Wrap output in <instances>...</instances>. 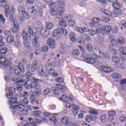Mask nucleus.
<instances>
[{"label":"nucleus","instance_id":"obj_1","mask_svg":"<svg viewBox=\"0 0 126 126\" xmlns=\"http://www.w3.org/2000/svg\"><path fill=\"white\" fill-rule=\"evenodd\" d=\"M0 7L5 8V16L9 17L10 21L13 23L14 29L12 30L13 33H17L19 31L18 22L17 20L14 19V13H15V9L13 7L6 4L5 0H0Z\"/></svg>","mask_w":126,"mask_h":126},{"label":"nucleus","instance_id":"obj_2","mask_svg":"<svg viewBox=\"0 0 126 126\" xmlns=\"http://www.w3.org/2000/svg\"><path fill=\"white\" fill-rule=\"evenodd\" d=\"M0 64H2L8 70L11 71L14 70V71L17 75H18L20 72H24V67L22 63H20L18 66L14 67V65L10 63V61L8 59L5 57L0 58Z\"/></svg>","mask_w":126,"mask_h":126},{"label":"nucleus","instance_id":"obj_3","mask_svg":"<svg viewBox=\"0 0 126 126\" xmlns=\"http://www.w3.org/2000/svg\"><path fill=\"white\" fill-rule=\"evenodd\" d=\"M82 57L84 58L86 63L92 64L95 63L96 62V60H99V59H101V58H104V59H107V60L110 59V56H109L107 53H103V52L98 56L94 52L90 53L88 56L86 53H83Z\"/></svg>","mask_w":126,"mask_h":126},{"label":"nucleus","instance_id":"obj_4","mask_svg":"<svg viewBox=\"0 0 126 126\" xmlns=\"http://www.w3.org/2000/svg\"><path fill=\"white\" fill-rule=\"evenodd\" d=\"M61 4V2H53L49 3V6L51 8H53L50 11V14L54 16L56 15V18L58 19H61L63 17V12H64V9L63 7H59Z\"/></svg>","mask_w":126,"mask_h":126},{"label":"nucleus","instance_id":"obj_5","mask_svg":"<svg viewBox=\"0 0 126 126\" xmlns=\"http://www.w3.org/2000/svg\"><path fill=\"white\" fill-rule=\"evenodd\" d=\"M32 83L26 87V89H34L35 91L34 94L36 96H40L41 94H42L41 86L39 84H36V83H41V80L33 78L32 79Z\"/></svg>","mask_w":126,"mask_h":126},{"label":"nucleus","instance_id":"obj_6","mask_svg":"<svg viewBox=\"0 0 126 126\" xmlns=\"http://www.w3.org/2000/svg\"><path fill=\"white\" fill-rule=\"evenodd\" d=\"M45 26L48 30H46V29H42L40 30V34L41 36L48 37V36L50 35V31H49V30H52V29H53L54 24L52 23L47 22L46 23Z\"/></svg>","mask_w":126,"mask_h":126},{"label":"nucleus","instance_id":"obj_7","mask_svg":"<svg viewBox=\"0 0 126 126\" xmlns=\"http://www.w3.org/2000/svg\"><path fill=\"white\" fill-rule=\"evenodd\" d=\"M28 12L31 14L38 15L39 16H43V10L39 8L37 6L31 7L28 9Z\"/></svg>","mask_w":126,"mask_h":126},{"label":"nucleus","instance_id":"obj_8","mask_svg":"<svg viewBox=\"0 0 126 126\" xmlns=\"http://www.w3.org/2000/svg\"><path fill=\"white\" fill-rule=\"evenodd\" d=\"M10 102L11 103V107L14 109L18 110L19 112H23L24 111V106L23 105L20 104L17 101H14L12 102V100H10Z\"/></svg>","mask_w":126,"mask_h":126},{"label":"nucleus","instance_id":"obj_9","mask_svg":"<svg viewBox=\"0 0 126 126\" xmlns=\"http://www.w3.org/2000/svg\"><path fill=\"white\" fill-rule=\"evenodd\" d=\"M65 107L68 109L72 108V112L74 116H77L78 114V111H77V110H78V106H76V105L71 104L69 102H66L65 103Z\"/></svg>","mask_w":126,"mask_h":126},{"label":"nucleus","instance_id":"obj_10","mask_svg":"<svg viewBox=\"0 0 126 126\" xmlns=\"http://www.w3.org/2000/svg\"><path fill=\"white\" fill-rule=\"evenodd\" d=\"M26 76L27 77V79L26 80H23L21 79L19 80L17 82L18 83H22L23 86H25L26 85H27L28 84V82L30 81L29 78L31 77H32V73H31V72L29 71L26 73Z\"/></svg>","mask_w":126,"mask_h":126},{"label":"nucleus","instance_id":"obj_11","mask_svg":"<svg viewBox=\"0 0 126 126\" xmlns=\"http://www.w3.org/2000/svg\"><path fill=\"white\" fill-rule=\"evenodd\" d=\"M47 44L48 47L51 49H55L57 47V43H56V40L53 38H49L47 40Z\"/></svg>","mask_w":126,"mask_h":126},{"label":"nucleus","instance_id":"obj_12","mask_svg":"<svg viewBox=\"0 0 126 126\" xmlns=\"http://www.w3.org/2000/svg\"><path fill=\"white\" fill-rule=\"evenodd\" d=\"M112 6L114 8L113 11L115 13H117V12L118 11V14H121L122 13V10H121V7H122V5L121 4L116 1L115 3H113Z\"/></svg>","mask_w":126,"mask_h":126},{"label":"nucleus","instance_id":"obj_13","mask_svg":"<svg viewBox=\"0 0 126 126\" xmlns=\"http://www.w3.org/2000/svg\"><path fill=\"white\" fill-rule=\"evenodd\" d=\"M64 126H70L72 125V119L68 117H63L61 119Z\"/></svg>","mask_w":126,"mask_h":126},{"label":"nucleus","instance_id":"obj_14","mask_svg":"<svg viewBox=\"0 0 126 126\" xmlns=\"http://www.w3.org/2000/svg\"><path fill=\"white\" fill-rule=\"evenodd\" d=\"M93 22H91L89 25L91 27H98L100 22V19L98 18H94L92 20Z\"/></svg>","mask_w":126,"mask_h":126},{"label":"nucleus","instance_id":"obj_15","mask_svg":"<svg viewBox=\"0 0 126 126\" xmlns=\"http://www.w3.org/2000/svg\"><path fill=\"white\" fill-rule=\"evenodd\" d=\"M44 66H43L42 65H39L38 66L37 70L39 75H40V76H44V75L45 77H48V75H45V72H44Z\"/></svg>","mask_w":126,"mask_h":126},{"label":"nucleus","instance_id":"obj_16","mask_svg":"<svg viewBox=\"0 0 126 126\" xmlns=\"http://www.w3.org/2000/svg\"><path fill=\"white\" fill-rule=\"evenodd\" d=\"M18 11L19 12V13H22L23 15L26 19V18H27L28 17V14H26V12H25V9H24V8L23 6L21 5H19L18 6Z\"/></svg>","mask_w":126,"mask_h":126},{"label":"nucleus","instance_id":"obj_17","mask_svg":"<svg viewBox=\"0 0 126 126\" xmlns=\"http://www.w3.org/2000/svg\"><path fill=\"white\" fill-rule=\"evenodd\" d=\"M102 30L104 34H106V35H109V34L111 33L112 27L109 25L102 26Z\"/></svg>","mask_w":126,"mask_h":126},{"label":"nucleus","instance_id":"obj_18","mask_svg":"<svg viewBox=\"0 0 126 126\" xmlns=\"http://www.w3.org/2000/svg\"><path fill=\"white\" fill-rule=\"evenodd\" d=\"M62 32H63L62 30L57 29L53 31L51 33V35L52 37H57V35H60V34H62Z\"/></svg>","mask_w":126,"mask_h":126},{"label":"nucleus","instance_id":"obj_19","mask_svg":"<svg viewBox=\"0 0 126 126\" xmlns=\"http://www.w3.org/2000/svg\"><path fill=\"white\" fill-rule=\"evenodd\" d=\"M13 93H10L9 92V93L7 94V97L8 98H9V104L10 105V106H11V102H10V100H12V103H13V102H16V98H14L13 97H12V94Z\"/></svg>","mask_w":126,"mask_h":126},{"label":"nucleus","instance_id":"obj_20","mask_svg":"<svg viewBox=\"0 0 126 126\" xmlns=\"http://www.w3.org/2000/svg\"><path fill=\"white\" fill-rule=\"evenodd\" d=\"M101 71H103V72H106L109 73L110 72H112L113 68L106 66H102L101 67Z\"/></svg>","mask_w":126,"mask_h":126},{"label":"nucleus","instance_id":"obj_21","mask_svg":"<svg viewBox=\"0 0 126 126\" xmlns=\"http://www.w3.org/2000/svg\"><path fill=\"white\" fill-rule=\"evenodd\" d=\"M27 68L29 70L31 69L32 71V72H34V71H35L36 69L37 68V63H35L32 65H28Z\"/></svg>","mask_w":126,"mask_h":126},{"label":"nucleus","instance_id":"obj_22","mask_svg":"<svg viewBox=\"0 0 126 126\" xmlns=\"http://www.w3.org/2000/svg\"><path fill=\"white\" fill-rule=\"evenodd\" d=\"M100 11L108 16H112L113 15V13L111 12V11L106 10L105 8H101Z\"/></svg>","mask_w":126,"mask_h":126},{"label":"nucleus","instance_id":"obj_23","mask_svg":"<svg viewBox=\"0 0 126 126\" xmlns=\"http://www.w3.org/2000/svg\"><path fill=\"white\" fill-rule=\"evenodd\" d=\"M69 37L71 42L73 43H75V42H76V37H75L74 33L71 32L69 35Z\"/></svg>","mask_w":126,"mask_h":126},{"label":"nucleus","instance_id":"obj_24","mask_svg":"<svg viewBox=\"0 0 126 126\" xmlns=\"http://www.w3.org/2000/svg\"><path fill=\"white\" fill-rule=\"evenodd\" d=\"M55 87L57 89L61 90V91H64L65 89H66V88L62 84H56Z\"/></svg>","mask_w":126,"mask_h":126},{"label":"nucleus","instance_id":"obj_25","mask_svg":"<svg viewBox=\"0 0 126 126\" xmlns=\"http://www.w3.org/2000/svg\"><path fill=\"white\" fill-rule=\"evenodd\" d=\"M118 44V41L116 39H113L111 41V42L109 43V45L110 46V48H114V47L117 46Z\"/></svg>","mask_w":126,"mask_h":126},{"label":"nucleus","instance_id":"obj_26","mask_svg":"<svg viewBox=\"0 0 126 126\" xmlns=\"http://www.w3.org/2000/svg\"><path fill=\"white\" fill-rule=\"evenodd\" d=\"M68 25L70 27H75V25H76V23L74 20L70 19L68 21Z\"/></svg>","mask_w":126,"mask_h":126},{"label":"nucleus","instance_id":"obj_27","mask_svg":"<svg viewBox=\"0 0 126 126\" xmlns=\"http://www.w3.org/2000/svg\"><path fill=\"white\" fill-rule=\"evenodd\" d=\"M82 39L86 42H89L91 40L90 37L87 35L86 34H84L82 36Z\"/></svg>","mask_w":126,"mask_h":126},{"label":"nucleus","instance_id":"obj_28","mask_svg":"<svg viewBox=\"0 0 126 126\" xmlns=\"http://www.w3.org/2000/svg\"><path fill=\"white\" fill-rule=\"evenodd\" d=\"M75 30L77 32H79V33H81V34H83V33H84V29H83V28H81L80 27H76L75 28Z\"/></svg>","mask_w":126,"mask_h":126},{"label":"nucleus","instance_id":"obj_29","mask_svg":"<svg viewBox=\"0 0 126 126\" xmlns=\"http://www.w3.org/2000/svg\"><path fill=\"white\" fill-rule=\"evenodd\" d=\"M48 74L50 75H52L53 77L58 76V73L55 72V70L53 69H50L48 70Z\"/></svg>","mask_w":126,"mask_h":126},{"label":"nucleus","instance_id":"obj_30","mask_svg":"<svg viewBox=\"0 0 126 126\" xmlns=\"http://www.w3.org/2000/svg\"><path fill=\"white\" fill-rule=\"evenodd\" d=\"M112 77H113L115 79H120L122 77V75L121 74L117 73H114L111 74Z\"/></svg>","mask_w":126,"mask_h":126},{"label":"nucleus","instance_id":"obj_31","mask_svg":"<svg viewBox=\"0 0 126 126\" xmlns=\"http://www.w3.org/2000/svg\"><path fill=\"white\" fill-rule=\"evenodd\" d=\"M23 44L26 49H29L30 48V43L28 42V40H24Z\"/></svg>","mask_w":126,"mask_h":126},{"label":"nucleus","instance_id":"obj_32","mask_svg":"<svg viewBox=\"0 0 126 126\" xmlns=\"http://www.w3.org/2000/svg\"><path fill=\"white\" fill-rule=\"evenodd\" d=\"M64 19H61L59 21V24L60 26H62V27H66L67 25L66 23L64 22Z\"/></svg>","mask_w":126,"mask_h":126},{"label":"nucleus","instance_id":"obj_33","mask_svg":"<svg viewBox=\"0 0 126 126\" xmlns=\"http://www.w3.org/2000/svg\"><path fill=\"white\" fill-rule=\"evenodd\" d=\"M12 109L13 114L14 115H16V117H18V116L20 115V113L16 108H14L13 107H12Z\"/></svg>","mask_w":126,"mask_h":126},{"label":"nucleus","instance_id":"obj_34","mask_svg":"<svg viewBox=\"0 0 126 126\" xmlns=\"http://www.w3.org/2000/svg\"><path fill=\"white\" fill-rule=\"evenodd\" d=\"M22 37L24 41V40H28V35L26 32L23 31L22 32Z\"/></svg>","mask_w":126,"mask_h":126},{"label":"nucleus","instance_id":"obj_35","mask_svg":"<svg viewBox=\"0 0 126 126\" xmlns=\"http://www.w3.org/2000/svg\"><path fill=\"white\" fill-rule=\"evenodd\" d=\"M32 45L33 47H38V37H34L32 40Z\"/></svg>","mask_w":126,"mask_h":126},{"label":"nucleus","instance_id":"obj_36","mask_svg":"<svg viewBox=\"0 0 126 126\" xmlns=\"http://www.w3.org/2000/svg\"><path fill=\"white\" fill-rule=\"evenodd\" d=\"M86 49L87 50H88L89 52H93V46L91 43H89L87 45Z\"/></svg>","mask_w":126,"mask_h":126},{"label":"nucleus","instance_id":"obj_37","mask_svg":"<svg viewBox=\"0 0 126 126\" xmlns=\"http://www.w3.org/2000/svg\"><path fill=\"white\" fill-rule=\"evenodd\" d=\"M41 51L42 53H46L49 51V47L47 45H44L41 47Z\"/></svg>","mask_w":126,"mask_h":126},{"label":"nucleus","instance_id":"obj_38","mask_svg":"<svg viewBox=\"0 0 126 126\" xmlns=\"http://www.w3.org/2000/svg\"><path fill=\"white\" fill-rule=\"evenodd\" d=\"M119 52L122 54L123 57L126 55V48L121 47L119 49Z\"/></svg>","mask_w":126,"mask_h":126},{"label":"nucleus","instance_id":"obj_39","mask_svg":"<svg viewBox=\"0 0 126 126\" xmlns=\"http://www.w3.org/2000/svg\"><path fill=\"white\" fill-rule=\"evenodd\" d=\"M72 54L73 56H78L80 55V52H79L78 49H75L72 51Z\"/></svg>","mask_w":126,"mask_h":126},{"label":"nucleus","instance_id":"obj_40","mask_svg":"<svg viewBox=\"0 0 126 126\" xmlns=\"http://www.w3.org/2000/svg\"><path fill=\"white\" fill-rule=\"evenodd\" d=\"M7 52V49L6 48H3L2 47H1V49H0V53L1 55H4L5 54H6Z\"/></svg>","mask_w":126,"mask_h":126},{"label":"nucleus","instance_id":"obj_41","mask_svg":"<svg viewBox=\"0 0 126 126\" xmlns=\"http://www.w3.org/2000/svg\"><path fill=\"white\" fill-rule=\"evenodd\" d=\"M60 100L63 101V102H66L68 101V98L65 95H63L62 97L60 98Z\"/></svg>","mask_w":126,"mask_h":126},{"label":"nucleus","instance_id":"obj_42","mask_svg":"<svg viewBox=\"0 0 126 126\" xmlns=\"http://www.w3.org/2000/svg\"><path fill=\"white\" fill-rule=\"evenodd\" d=\"M29 33L33 37L36 36V32H33V29H32L31 27L29 28Z\"/></svg>","mask_w":126,"mask_h":126},{"label":"nucleus","instance_id":"obj_43","mask_svg":"<svg viewBox=\"0 0 126 126\" xmlns=\"http://www.w3.org/2000/svg\"><path fill=\"white\" fill-rule=\"evenodd\" d=\"M31 102L32 104H33V105H35L36 106V104H39V102H38V100H37L35 98H31Z\"/></svg>","mask_w":126,"mask_h":126},{"label":"nucleus","instance_id":"obj_44","mask_svg":"<svg viewBox=\"0 0 126 126\" xmlns=\"http://www.w3.org/2000/svg\"><path fill=\"white\" fill-rule=\"evenodd\" d=\"M112 61L115 63H120V59H119V58L116 56H114L112 57Z\"/></svg>","mask_w":126,"mask_h":126},{"label":"nucleus","instance_id":"obj_45","mask_svg":"<svg viewBox=\"0 0 126 126\" xmlns=\"http://www.w3.org/2000/svg\"><path fill=\"white\" fill-rule=\"evenodd\" d=\"M95 33L96 34H100L101 33H103L102 27L97 28L95 31Z\"/></svg>","mask_w":126,"mask_h":126},{"label":"nucleus","instance_id":"obj_46","mask_svg":"<svg viewBox=\"0 0 126 126\" xmlns=\"http://www.w3.org/2000/svg\"><path fill=\"white\" fill-rule=\"evenodd\" d=\"M21 83V84L19 85H18L17 91H18V92H21V91H22V90L23 89V88H22V86L23 85H22V83Z\"/></svg>","mask_w":126,"mask_h":126},{"label":"nucleus","instance_id":"obj_47","mask_svg":"<svg viewBox=\"0 0 126 126\" xmlns=\"http://www.w3.org/2000/svg\"><path fill=\"white\" fill-rule=\"evenodd\" d=\"M7 41L8 43H12L14 41V38L12 36H8Z\"/></svg>","mask_w":126,"mask_h":126},{"label":"nucleus","instance_id":"obj_48","mask_svg":"<svg viewBox=\"0 0 126 126\" xmlns=\"http://www.w3.org/2000/svg\"><path fill=\"white\" fill-rule=\"evenodd\" d=\"M0 21L1 22V23H3V24H4V23H5L6 20L4 18V16H3V15L0 14Z\"/></svg>","mask_w":126,"mask_h":126},{"label":"nucleus","instance_id":"obj_49","mask_svg":"<svg viewBox=\"0 0 126 126\" xmlns=\"http://www.w3.org/2000/svg\"><path fill=\"white\" fill-rule=\"evenodd\" d=\"M51 93V90L50 89H46L43 91V95L46 96V95H48V94H50Z\"/></svg>","mask_w":126,"mask_h":126},{"label":"nucleus","instance_id":"obj_50","mask_svg":"<svg viewBox=\"0 0 126 126\" xmlns=\"http://www.w3.org/2000/svg\"><path fill=\"white\" fill-rule=\"evenodd\" d=\"M108 115L109 117H114V116H116V112L114 111H110L108 112Z\"/></svg>","mask_w":126,"mask_h":126},{"label":"nucleus","instance_id":"obj_51","mask_svg":"<svg viewBox=\"0 0 126 126\" xmlns=\"http://www.w3.org/2000/svg\"><path fill=\"white\" fill-rule=\"evenodd\" d=\"M46 120V118H43V120L36 119L35 121L37 124H41V123H43V122H45Z\"/></svg>","mask_w":126,"mask_h":126},{"label":"nucleus","instance_id":"obj_52","mask_svg":"<svg viewBox=\"0 0 126 126\" xmlns=\"http://www.w3.org/2000/svg\"><path fill=\"white\" fill-rule=\"evenodd\" d=\"M91 117L92 116L90 115H86L85 117V120L87 123H90L91 122Z\"/></svg>","mask_w":126,"mask_h":126},{"label":"nucleus","instance_id":"obj_53","mask_svg":"<svg viewBox=\"0 0 126 126\" xmlns=\"http://www.w3.org/2000/svg\"><path fill=\"white\" fill-rule=\"evenodd\" d=\"M2 40H3V37L0 35V50L2 46H4V43L2 42Z\"/></svg>","mask_w":126,"mask_h":126},{"label":"nucleus","instance_id":"obj_54","mask_svg":"<svg viewBox=\"0 0 126 126\" xmlns=\"http://www.w3.org/2000/svg\"><path fill=\"white\" fill-rule=\"evenodd\" d=\"M89 112L90 114H92L93 115H97L98 114V112L93 108L90 109Z\"/></svg>","mask_w":126,"mask_h":126},{"label":"nucleus","instance_id":"obj_55","mask_svg":"<svg viewBox=\"0 0 126 126\" xmlns=\"http://www.w3.org/2000/svg\"><path fill=\"white\" fill-rule=\"evenodd\" d=\"M118 41L120 44H125V39L123 37L118 38Z\"/></svg>","mask_w":126,"mask_h":126},{"label":"nucleus","instance_id":"obj_56","mask_svg":"<svg viewBox=\"0 0 126 126\" xmlns=\"http://www.w3.org/2000/svg\"><path fill=\"white\" fill-rule=\"evenodd\" d=\"M111 30H112L113 33H118L119 32V29L117 27H114L111 29Z\"/></svg>","mask_w":126,"mask_h":126},{"label":"nucleus","instance_id":"obj_57","mask_svg":"<svg viewBox=\"0 0 126 126\" xmlns=\"http://www.w3.org/2000/svg\"><path fill=\"white\" fill-rule=\"evenodd\" d=\"M89 33L91 36H94V35H96V32L93 30H90Z\"/></svg>","mask_w":126,"mask_h":126},{"label":"nucleus","instance_id":"obj_58","mask_svg":"<svg viewBox=\"0 0 126 126\" xmlns=\"http://www.w3.org/2000/svg\"><path fill=\"white\" fill-rule=\"evenodd\" d=\"M55 80L58 83H63V79L61 77L56 78Z\"/></svg>","mask_w":126,"mask_h":126},{"label":"nucleus","instance_id":"obj_59","mask_svg":"<svg viewBox=\"0 0 126 126\" xmlns=\"http://www.w3.org/2000/svg\"><path fill=\"white\" fill-rule=\"evenodd\" d=\"M25 126H37V125L34 123L30 122L25 124Z\"/></svg>","mask_w":126,"mask_h":126},{"label":"nucleus","instance_id":"obj_60","mask_svg":"<svg viewBox=\"0 0 126 126\" xmlns=\"http://www.w3.org/2000/svg\"><path fill=\"white\" fill-rule=\"evenodd\" d=\"M41 114L42 112H41V111L40 110L35 111L34 112V115H35V116H36V117H38V116H40V115H41Z\"/></svg>","mask_w":126,"mask_h":126},{"label":"nucleus","instance_id":"obj_61","mask_svg":"<svg viewBox=\"0 0 126 126\" xmlns=\"http://www.w3.org/2000/svg\"><path fill=\"white\" fill-rule=\"evenodd\" d=\"M33 25L35 27L41 26V25H42V23L40 21L34 22L33 23Z\"/></svg>","mask_w":126,"mask_h":126},{"label":"nucleus","instance_id":"obj_62","mask_svg":"<svg viewBox=\"0 0 126 126\" xmlns=\"http://www.w3.org/2000/svg\"><path fill=\"white\" fill-rule=\"evenodd\" d=\"M111 53L112 55L116 56V55L118 54V50H117L116 49H113L111 50Z\"/></svg>","mask_w":126,"mask_h":126},{"label":"nucleus","instance_id":"obj_63","mask_svg":"<svg viewBox=\"0 0 126 126\" xmlns=\"http://www.w3.org/2000/svg\"><path fill=\"white\" fill-rule=\"evenodd\" d=\"M21 103L24 105H27L28 104V99L27 98H25L21 101Z\"/></svg>","mask_w":126,"mask_h":126},{"label":"nucleus","instance_id":"obj_64","mask_svg":"<svg viewBox=\"0 0 126 126\" xmlns=\"http://www.w3.org/2000/svg\"><path fill=\"white\" fill-rule=\"evenodd\" d=\"M33 3H34V0H28L26 2V4L28 5L33 4Z\"/></svg>","mask_w":126,"mask_h":126}]
</instances>
